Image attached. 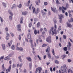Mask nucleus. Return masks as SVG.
I'll return each instance as SVG.
<instances>
[{
    "label": "nucleus",
    "instance_id": "6e6552de",
    "mask_svg": "<svg viewBox=\"0 0 73 73\" xmlns=\"http://www.w3.org/2000/svg\"><path fill=\"white\" fill-rule=\"evenodd\" d=\"M51 9L52 10V11H53V12H54V13H57V12L58 11L57 10H56V8H52V7H51Z\"/></svg>",
    "mask_w": 73,
    "mask_h": 73
},
{
    "label": "nucleus",
    "instance_id": "39448f33",
    "mask_svg": "<svg viewBox=\"0 0 73 73\" xmlns=\"http://www.w3.org/2000/svg\"><path fill=\"white\" fill-rule=\"evenodd\" d=\"M32 9L33 10V13H35H35L36 14H37V13H38V11H37V10H36V11H36V8H34V7L33 6L32 7Z\"/></svg>",
    "mask_w": 73,
    "mask_h": 73
},
{
    "label": "nucleus",
    "instance_id": "412c9836",
    "mask_svg": "<svg viewBox=\"0 0 73 73\" xmlns=\"http://www.w3.org/2000/svg\"><path fill=\"white\" fill-rule=\"evenodd\" d=\"M12 41H11L9 43H8V45H9V46L10 47L11 46V45H12Z\"/></svg>",
    "mask_w": 73,
    "mask_h": 73
},
{
    "label": "nucleus",
    "instance_id": "aec40b11",
    "mask_svg": "<svg viewBox=\"0 0 73 73\" xmlns=\"http://www.w3.org/2000/svg\"><path fill=\"white\" fill-rule=\"evenodd\" d=\"M41 12L42 16H44V15H45V12H44L43 10H42L41 11Z\"/></svg>",
    "mask_w": 73,
    "mask_h": 73
},
{
    "label": "nucleus",
    "instance_id": "c9c22d12",
    "mask_svg": "<svg viewBox=\"0 0 73 73\" xmlns=\"http://www.w3.org/2000/svg\"><path fill=\"white\" fill-rule=\"evenodd\" d=\"M56 3L57 4H60V3L59 2L58 0H56Z\"/></svg>",
    "mask_w": 73,
    "mask_h": 73
},
{
    "label": "nucleus",
    "instance_id": "dca6fc26",
    "mask_svg": "<svg viewBox=\"0 0 73 73\" xmlns=\"http://www.w3.org/2000/svg\"><path fill=\"white\" fill-rule=\"evenodd\" d=\"M22 15H24V16H25L27 15V13H28V12L27 11H23L22 13Z\"/></svg>",
    "mask_w": 73,
    "mask_h": 73
},
{
    "label": "nucleus",
    "instance_id": "13d9d810",
    "mask_svg": "<svg viewBox=\"0 0 73 73\" xmlns=\"http://www.w3.org/2000/svg\"><path fill=\"white\" fill-rule=\"evenodd\" d=\"M62 57L63 58H65V57H66V55H65V54L64 55H62Z\"/></svg>",
    "mask_w": 73,
    "mask_h": 73
},
{
    "label": "nucleus",
    "instance_id": "338daca9",
    "mask_svg": "<svg viewBox=\"0 0 73 73\" xmlns=\"http://www.w3.org/2000/svg\"><path fill=\"white\" fill-rule=\"evenodd\" d=\"M26 5L27 7H29V3H27L26 4Z\"/></svg>",
    "mask_w": 73,
    "mask_h": 73
},
{
    "label": "nucleus",
    "instance_id": "f704fd0d",
    "mask_svg": "<svg viewBox=\"0 0 73 73\" xmlns=\"http://www.w3.org/2000/svg\"><path fill=\"white\" fill-rule=\"evenodd\" d=\"M44 5H45V6H46V5H48V2H44Z\"/></svg>",
    "mask_w": 73,
    "mask_h": 73
},
{
    "label": "nucleus",
    "instance_id": "58836bf2",
    "mask_svg": "<svg viewBox=\"0 0 73 73\" xmlns=\"http://www.w3.org/2000/svg\"><path fill=\"white\" fill-rule=\"evenodd\" d=\"M18 58L19 60H20L21 62H22V61H23V60L21 59V56H19Z\"/></svg>",
    "mask_w": 73,
    "mask_h": 73
},
{
    "label": "nucleus",
    "instance_id": "603ef678",
    "mask_svg": "<svg viewBox=\"0 0 73 73\" xmlns=\"http://www.w3.org/2000/svg\"><path fill=\"white\" fill-rule=\"evenodd\" d=\"M37 57H38V58L40 60H41V57H40L39 56V55H38Z\"/></svg>",
    "mask_w": 73,
    "mask_h": 73
},
{
    "label": "nucleus",
    "instance_id": "393cba45",
    "mask_svg": "<svg viewBox=\"0 0 73 73\" xmlns=\"http://www.w3.org/2000/svg\"><path fill=\"white\" fill-rule=\"evenodd\" d=\"M27 59L28 60V61H32V59H31V58L30 57H27Z\"/></svg>",
    "mask_w": 73,
    "mask_h": 73
},
{
    "label": "nucleus",
    "instance_id": "4468645a",
    "mask_svg": "<svg viewBox=\"0 0 73 73\" xmlns=\"http://www.w3.org/2000/svg\"><path fill=\"white\" fill-rule=\"evenodd\" d=\"M1 46L3 48V50H5V44H2Z\"/></svg>",
    "mask_w": 73,
    "mask_h": 73
},
{
    "label": "nucleus",
    "instance_id": "f257e3e1",
    "mask_svg": "<svg viewBox=\"0 0 73 73\" xmlns=\"http://www.w3.org/2000/svg\"><path fill=\"white\" fill-rule=\"evenodd\" d=\"M54 27L56 29H54V31H53V29H54V27H52L51 28V29L49 31V35L51 34L52 32V36H53L54 34H55V35L57 34V31L56 30V29H57V25H56V24H55Z\"/></svg>",
    "mask_w": 73,
    "mask_h": 73
},
{
    "label": "nucleus",
    "instance_id": "c756f323",
    "mask_svg": "<svg viewBox=\"0 0 73 73\" xmlns=\"http://www.w3.org/2000/svg\"><path fill=\"white\" fill-rule=\"evenodd\" d=\"M48 46L47 44H44L42 45V47H45V46Z\"/></svg>",
    "mask_w": 73,
    "mask_h": 73
},
{
    "label": "nucleus",
    "instance_id": "20e7f679",
    "mask_svg": "<svg viewBox=\"0 0 73 73\" xmlns=\"http://www.w3.org/2000/svg\"><path fill=\"white\" fill-rule=\"evenodd\" d=\"M17 31H20V32L21 31V25L20 24H19L17 25Z\"/></svg>",
    "mask_w": 73,
    "mask_h": 73
},
{
    "label": "nucleus",
    "instance_id": "f8f14e48",
    "mask_svg": "<svg viewBox=\"0 0 73 73\" xmlns=\"http://www.w3.org/2000/svg\"><path fill=\"white\" fill-rule=\"evenodd\" d=\"M2 69L3 71L5 72L6 70V68L4 66V64H3L2 67Z\"/></svg>",
    "mask_w": 73,
    "mask_h": 73
},
{
    "label": "nucleus",
    "instance_id": "680f3d73",
    "mask_svg": "<svg viewBox=\"0 0 73 73\" xmlns=\"http://www.w3.org/2000/svg\"><path fill=\"white\" fill-rule=\"evenodd\" d=\"M72 70L70 69H69L68 70V73H69L70 72H71V71H72Z\"/></svg>",
    "mask_w": 73,
    "mask_h": 73
},
{
    "label": "nucleus",
    "instance_id": "9b49d317",
    "mask_svg": "<svg viewBox=\"0 0 73 73\" xmlns=\"http://www.w3.org/2000/svg\"><path fill=\"white\" fill-rule=\"evenodd\" d=\"M17 50H20V51H23V48L22 47H18L16 49Z\"/></svg>",
    "mask_w": 73,
    "mask_h": 73
},
{
    "label": "nucleus",
    "instance_id": "a211bd4d",
    "mask_svg": "<svg viewBox=\"0 0 73 73\" xmlns=\"http://www.w3.org/2000/svg\"><path fill=\"white\" fill-rule=\"evenodd\" d=\"M38 72L39 73H41V71L42 70V68L41 67L38 68Z\"/></svg>",
    "mask_w": 73,
    "mask_h": 73
},
{
    "label": "nucleus",
    "instance_id": "473e14b6",
    "mask_svg": "<svg viewBox=\"0 0 73 73\" xmlns=\"http://www.w3.org/2000/svg\"><path fill=\"white\" fill-rule=\"evenodd\" d=\"M63 39H64V40L66 39V35H63Z\"/></svg>",
    "mask_w": 73,
    "mask_h": 73
},
{
    "label": "nucleus",
    "instance_id": "0e129e2a",
    "mask_svg": "<svg viewBox=\"0 0 73 73\" xmlns=\"http://www.w3.org/2000/svg\"><path fill=\"white\" fill-rule=\"evenodd\" d=\"M24 72L25 73H26V72H27V70H26V69H24Z\"/></svg>",
    "mask_w": 73,
    "mask_h": 73
},
{
    "label": "nucleus",
    "instance_id": "f3484780",
    "mask_svg": "<svg viewBox=\"0 0 73 73\" xmlns=\"http://www.w3.org/2000/svg\"><path fill=\"white\" fill-rule=\"evenodd\" d=\"M27 38L28 39H31V35L30 33H29L27 35Z\"/></svg>",
    "mask_w": 73,
    "mask_h": 73
},
{
    "label": "nucleus",
    "instance_id": "0eeeda50",
    "mask_svg": "<svg viewBox=\"0 0 73 73\" xmlns=\"http://www.w3.org/2000/svg\"><path fill=\"white\" fill-rule=\"evenodd\" d=\"M11 65H10L9 68L6 70V73H8V72H10L11 70Z\"/></svg>",
    "mask_w": 73,
    "mask_h": 73
},
{
    "label": "nucleus",
    "instance_id": "4d7b16f0",
    "mask_svg": "<svg viewBox=\"0 0 73 73\" xmlns=\"http://www.w3.org/2000/svg\"><path fill=\"white\" fill-rule=\"evenodd\" d=\"M31 6H32V4H31L29 7V9H30V10L31 9Z\"/></svg>",
    "mask_w": 73,
    "mask_h": 73
},
{
    "label": "nucleus",
    "instance_id": "4be33fe9",
    "mask_svg": "<svg viewBox=\"0 0 73 73\" xmlns=\"http://www.w3.org/2000/svg\"><path fill=\"white\" fill-rule=\"evenodd\" d=\"M23 18L21 17V18L20 21V24H23Z\"/></svg>",
    "mask_w": 73,
    "mask_h": 73
},
{
    "label": "nucleus",
    "instance_id": "ea45409f",
    "mask_svg": "<svg viewBox=\"0 0 73 73\" xmlns=\"http://www.w3.org/2000/svg\"><path fill=\"white\" fill-rule=\"evenodd\" d=\"M0 19L1 20V23H3V19L1 17H0Z\"/></svg>",
    "mask_w": 73,
    "mask_h": 73
},
{
    "label": "nucleus",
    "instance_id": "cd10ccee",
    "mask_svg": "<svg viewBox=\"0 0 73 73\" xmlns=\"http://www.w3.org/2000/svg\"><path fill=\"white\" fill-rule=\"evenodd\" d=\"M36 43H35V42H34V45H33H33H32L31 46L32 48H33V47H35V46H36Z\"/></svg>",
    "mask_w": 73,
    "mask_h": 73
},
{
    "label": "nucleus",
    "instance_id": "f03ea898",
    "mask_svg": "<svg viewBox=\"0 0 73 73\" xmlns=\"http://www.w3.org/2000/svg\"><path fill=\"white\" fill-rule=\"evenodd\" d=\"M61 69L62 71H63L65 72V73H67V70H66L67 67H66V65L64 64L63 66H62Z\"/></svg>",
    "mask_w": 73,
    "mask_h": 73
},
{
    "label": "nucleus",
    "instance_id": "864d4df0",
    "mask_svg": "<svg viewBox=\"0 0 73 73\" xmlns=\"http://www.w3.org/2000/svg\"><path fill=\"white\" fill-rule=\"evenodd\" d=\"M68 62H71L72 61V60H71L70 59H68Z\"/></svg>",
    "mask_w": 73,
    "mask_h": 73
},
{
    "label": "nucleus",
    "instance_id": "052dcab7",
    "mask_svg": "<svg viewBox=\"0 0 73 73\" xmlns=\"http://www.w3.org/2000/svg\"><path fill=\"white\" fill-rule=\"evenodd\" d=\"M10 34L11 35L12 37H13L14 35H13V33H10Z\"/></svg>",
    "mask_w": 73,
    "mask_h": 73
},
{
    "label": "nucleus",
    "instance_id": "72a5a7b5",
    "mask_svg": "<svg viewBox=\"0 0 73 73\" xmlns=\"http://www.w3.org/2000/svg\"><path fill=\"white\" fill-rule=\"evenodd\" d=\"M72 12V13H73V11L71 10V11H68V13L69 14H70Z\"/></svg>",
    "mask_w": 73,
    "mask_h": 73
},
{
    "label": "nucleus",
    "instance_id": "3c124183",
    "mask_svg": "<svg viewBox=\"0 0 73 73\" xmlns=\"http://www.w3.org/2000/svg\"><path fill=\"white\" fill-rule=\"evenodd\" d=\"M58 30H60L61 29V26H60L58 28Z\"/></svg>",
    "mask_w": 73,
    "mask_h": 73
},
{
    "label": "nucleus",
    "instance_id": "1a4fd4ad",
    "mask_svg": "<svg viewBox=\"0 0 73 73\" xmlns=\"http://www.w3.org/2000/svg\"><path fill=\"white\" fill-rule=\"evenodd\" d=\"M46 41L49 42V43H50L51 42V37L50 36H49L48 38H47L46 39Z\"/></svg>",
    "mask_w": 73,
    "mask_h": 73
},
{
    "label": "nucleus",
    "instance_id": "b1692460",
    "mask_svg": "<svg viewBox=\"0 0 73 73\" xmlns=\"http://www.w3.org/2000/svg\"><path fill=\"white\" fill-rule=\"evenodd\" d=\"M48 57L49 58V59H50L51 58H52V57L51 56V55H50V53H49L48 54Z\"/></svg>",
    "mask_w": 73,
    "mask_h": 73
},
{
    "label": "nucleus",
    "instance_id": "de8ad7c7",
    "mask_svg": "<svg viewBox=\"0 0 73 73\" xmlns=\"http://www.w3.org/2000/svg\"><path fill=\"white\" fill-rule=\"evenodd\" d=\"M62 8H63V9H64V10H65V11L66 10V9H67L65 7H64V6H62Z\"/></svg>",
    "mask_w": 73,
    "mask_h": 73
},
{
    "label": "nucleus",
    "instance_id": "5701e85b",
    "mask_svg": "<svg viewBox=\"0 0 73 73\" xmlns=\"http://www.w3.org/2000/svg\"><path fill=\"white\" fill-rule=\"evenodd\" d=\"M63 49L65 52H66L68 50V48H67V47H65L63 48Z\"/></svg>",
    "mask_w": 73,
    "mask_h": 73
},
{
    "label": "nucleus",
    "instance_id": "6ab92c4d",
    "mask_svg": "<svg viewBox=\"0 0 73 73\" xmlns=\"http://www.w3.org/2000/svg\"><path fill=\"white\" fill-rule=\"evenodd\" d=\"M9 59H10L9 57V56H7L4 58V60H9Z\"/></svg>",
    "mask_w": 73,
    "mask_h": 73
},
{
    "label": "nucleus",
    "instance_id": "9d476101",
    "mask_svg": "<svg viewBox=\"0 0 73 73\" xmlns=\"http://www.w3.org/2000/svg\"><path fill=\"white\" fill-rule=\"evenodd\" d=\"M34 33L35 35H37V33L39 34V33H40V31H39V30H38L37 31V30L35 29L34 30Z\"/></svg>",
    "mask_w": 73,
    "mask_h": 73
},
{
    "label": "nucleus",
    "instance_id": "774afa93",
    "mask_svg": "<svg viewBox=\"0 0 73 73\" xmlns=\"http://www.w3.org/2000/svg\"><path fill=\"white\" fill-rule=\"evenodd\" d=\"M55 58L56 59H58V58H59V56H55Z\"/></svg>",
    "mask_w": 73,
    "mask_h": 73
},
{
    "label": "nucleus",
    "instance_id": "37998d69",
    "mask_svg": "<svg viewBox=\"0 0 73 73\" xmlns=\"http://www.w3.org/2000/svg\"><path fill=\"white\" fill-rule=\"evenodd\" d=\"M16 5L15 4H14L13 5V7H11V9H13V8H15L16 7Z\"/></svg>",
    "mask_w": 73,
    "mask_h": 73
},
{
    "label": "nucleus",
    "instance_id": "a18cd8bd",
    "mask_svg": "<svg viewBox=\"0 0 73 73\" xmlns=\"http://www.w3.org/2000/svg\"><path fill=\"white\" fill-rule=\"evenodd\" d=\"M29 68L30 69L32 68V63H30L29 64Z\"/></svg>",
    "mask_w": 73,
    "mask_h": 73
},
{
    "label": "nucleus",
    "instance_id": "5fc2aeb1",
    "mask_svg": "<svg viewBox=\"0 0 73 73\" xmlns=\"http://www.w3.org/2000/svg\"><path fill=\"white\" fill-rule=\"evenodd\" d=\"M35 3L36 5H38L39 4H38V2H37V1H35Z\"/></svg>",
    "mask_w": 73,
    "mask_h": 73
},
{
    "label": "nucleus",
    "instance_id": "bb28decb",
    "mask_svg": "<svg viewBox=\"0 0 73 73\" xmlns=\"http://www.w3.org/2000/svg\"><path fill=\"white\" fill-rule=\"evenodd\" d=\"M68 21L69 22H71V23H72V22H73V18L71 17V18L70 21V20L69 19L68 20Z\"/></svg>",
    "mask_w": 73,
    "mask_h": 73
},
{
    "label": "nucleus",
    "instance_id": "a19ab883",
    "mask_svg": "<svg viewBox=\"0 0 73 73\" xmlns=\"http://www.w3.org/2000/svg\"><path fill=\"white\" fill-rule=\"evenodd\" d=\"M66 7L67 8H68L69 7V4L68 3H66Z\"/></svg>",
    "mask_w": 73,
    "mask_h": 73
},
{
    "label": "nucleus",
    "instance_id": "423d86ee",
    "mask_svg": "<svg viewBox=\"0 0 73 73\" xmlns=\"http://www.w3.org/2000/svg\"><path fill=\"white\" fill-rule=\"evenodd\" d=\"M67 48H68V49L69 50H71L72 49L70 48V47L72 46V44H71V43L70 42H68V44L67 45Z\"/></svg>",
    "mask_w": 73,
    "mask_h": 73
},
{
    "label": "nucleus",
    "instance_id": "69168bd1",
    "mask_svg": "<svg viewBox=\"0 0 73 73\" xmlns=\"http://www.w3.org/2000/svg\"><path fill=\"white\" fill-rule=\"evenodd\" d=\"M38 72V68H36L35 71V73H37V72Z\"/></svg>",
    "mask_w": 73,
    "mask_h": 73
},
{
    "label": "nucleus",
    "instance_id": "c03bdc74",
    "mask_svg": "<svg viewBox=\"0 0 73 73\" xmlns=\"http://www.w3.org/2000/svg\"><path fill=\"white\" fill-rule=\"evenodd\" d=\"M9 19L10 20H12V16H9Z\"/></svg>",
    "mask_w": 73,
    "mask_h": 73
},
{
    "label": "nucleus",
    "instance_id": "bf43d9fd",
    "mask_svg": "<svg viewBox=\"0 0 73 73\" xmlns=\"http://www.w3.org/2000/svg\"><path fill=\"white\" fill-rule=\"evenodd\" d=\"M50 70L52 72H53V70H52V67H50Z\"/></svg>",
    "mask_w": 73,
    "mask_h": 73
},
{
    "label": "nucleus",
    "instance_id": "79ce46f5",
    "mask_svg": "<svg viewBox=\"0 0 73 73\" xmlns=\"http://www.w3.org/2000/svg\"><path fill=\"white\" fill-rule=\"evenodd\" d=\"M4 56H1L0 58V61H1V60H3V59H4Z\"/></svg>",
    "mask_w": 73,
    "mask_h": 73
},
{
    "label": "nucleus",
    "instance_id": "c85d7f7f",
    "mask_svg": "<svg viewBox=\"0 0 73 73\" xmlns=\"http://www.w3.org/2000/svg\"><path fill=\"white\" fill-rule=\"evenodd\" d=\"M2 4L3 6L5 8L6 7V4L4 2H2Z\"/></svg>",
    "mask_w": 73,
    "mask_h": 73
},
{
    "label": "nucleus",
    "instance_id": "e2e57ef3",
    "mask_svg": "<svg viewBox=\"0 0 73 73\" xmlns=\"http://www.w3.org/2000/svg\"><path fill=\"white\" fill-rule=\"evenodd\" d=\"M43 29L42 28H41L40 29V32H42L43 31Z\"/></svg>",
    "mask_w": 73,
    "mask_h": 73
},
{
    "label": "nucleus",
    "instance_id": "2eb2a0df",
    "mask_svg": "<svg viewBox=\"0 0 73 73\" xmlns=\"http://www.w3.org/2000/svg\"><path fill=\"white\" fill-rule=\"evenodd\" d=\"M66 24L67 27H68V28H71L72 26L71 24L68 23V22L66 23Z\"/></svg>",
    "mask_w": 73,
    "mask_h": 73
},
{
    "label": "nucleus",
    "instance_id": "8fccbe9b",
    "mask_svg": "<svg viewBox=\"0 0 73 73\" xmlns=\"http://www.w3.org/2000/svg\"><path fill=\"white\" fill-rule=\"evenodd\" d=\"M33 40H30V42H31V45H33Z\"/></svg>",
    "mask_w": 73,
    "mask_h": 73
},
{
    "label": "nucleus",
    "instance_id": "7c9ffc66",
    "mask_svg": "<svg viewBox=\"0 0 73 73\" xmlns=\"http://www.w3.org/2000/svg\"><path fill=\"white\" fill-rule=\"evenodd\" d=\"M40 26V23L38 22L37 24V27L38 28Z\"/></svg>",
    "mask_w": 73,
    "mask_h": 73
},
{
    "label": "nucleus",
    "instance_id": "ddd939ff",
    "mask_svg": "<svg viewBox=\"0 0 73 73\" xmlns=\"http://www.w3.org/2000/svg\"><path fill=\"white\" fill-rule=\"evenodd\" d=\"M48 48L46 49V52H48V53H49L50 51V47L49 46H48Z\"/></svg>",
    "mask_w": 73,
    "mask_h": 73
},
{
    "label": "nucleus",
    "instance_id": "4c0bfd02",
    "mask_svg": "<svg viewBox=\"0 0 73 73\" xmlns=\"http://www.w3.org/2000/svg\"><path fill=\"white\" fill-rule=\"evenodd\" d=\"M55 64H59V62L57 60H55Z\"/></svg>",
    "mask_w": 73,
    "mask_h": 73
},
{
    "label": "nucleus",
    "instance_id": "a878e982",
    "mask_svg": "<svg viewBox=\"0 0 73 73\" xmlns=\"http://www.w3.org/2000/svg\"><path fill=\"white\" fill-rule=\"evenodd\" d=\"M52 52L54 56L55 55V53H54V49L53 48L52 49Z\"/></svg>",
    "mask_w": 73,
    "mask_h": 73
},
{
    "label": "nucleus",
    "instance_id": "7ed1b4c3",
    "mask_svg": "<svg viewBox=\"0 0 73 73\" xmlns=\"http://www.w3.org/2000/svg\"><path fill=\"white\" fill-rule=\"evenodd\" d=\"M58 16L59 17V22L60 23H62V19L63 17V15L62 14H60V15H58Z\"/></svg>",
    "mask_w": 73,
    "mask_h": 73
},
{
    "label": "nucleus",
    "instance_id": "49530a36",
    "mask_svg": "<svg viewBox=\"0 0 73 73\" xmlns=\"http://www.w3.org/2000/svg\"><path fill=\"white\" fill-rule=\"evenodd\" d=\"M5 30L6 31V32H8V28L7 27H6L5 28Z\"/></svg>",
    "mask_w": 73,
    "mask_h": 73
},
{
    "label": "nucleus",
    "instance_id": "6e6d98bb",
    "mask_svg": "<svg viewBox=\"0 0 73 73\" xmlns=\"http://www.w3.org/2000/svg\"><path fill=\"white\" fill-rule=\"evenodd\" d=\"M29 28H31V27H32V24L30 23L29 24Z\"/></svg>",
    "mask_w": 73,
    "mask_h": 73
},
{
    "label": "nucleus",
    "instance_id": "e433bc0d",
    "mask_svg": "<svg viewBox=\"0 0 73 73\" xmlns=\"http://www.w3.org/2000/svg\"><path fill=\"white\" fill-rule=\"evenodd\" d=\"M22 7V5H21V4H20L19 6H18V8H21Z\"/></svg>",
    "mask_w": 73,
    "mask_h": 73
},
{
    "label": "nucleus",
    "instance_id": "2f4dec72",
    "mask_svg": "<svg viewBox=\"0 0 73 73\" xmlns=\"http://www.w3.org/2000/svg\"><path fill=\"white\" fill-rule=\"evenodd\" d=\"M11 48L13 50L15 49V45H12L11 46Z\"/></svg>",
    "mask_w": 73,
    "mask_h": 73
},
{
    "label": "nucleus",
    "instance_id": "09e8293b",
    "mask_svg": "<svg viewBox=\"0 0 73 73\" xmlns=\"http://www.w3.org/2000/svg\"><path fill=\"white\" fill-rule=\"evenodd\" d=\"M34 21H37V18H34Z\"/></svg>",
    "mask_w": 73,
    "mask_h": 73
}]
</instances>
